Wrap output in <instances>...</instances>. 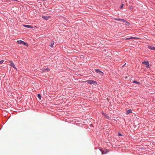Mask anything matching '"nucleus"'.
Instances as JSON below:
<instances>
[{"label":"nucleus","instance_id":"nucleus-1","mask_svg":"<svg viewBox=\"0 0 155 155\" xmlns=\"http://www.w3.org/2000/svg\"><path fill=\"white\" fill-rule=\"evenodd\" d=\"M9 63H10V65L13 68H14L16 70H17V68L15 67V65L14 64V63L13 62V61L12 60H10L9 61Z\"/></svg>","mask_w":155,"mask_h":155},{"label":"nucleus","instance_id":"nucleus-2","mask_svg":"<svg viewBox=\"0 0 155 155\" xmlns=\"http://www.w3.org/2000/svg\"><path fill=\"white\" fill-rule=\"evenodd\" d=\"M95 71L96 73L100 74L102 76L103 75L104 73L100 71L99 69H95Z\"/></svg>","mask_w":155,"mask_h":155},{"label":"nucleus","instance_id":"nucleus-3","mask_svg":"<svg viewBox=\"0 0 155 155\" xmlns=\"http://www.w3.org/2000/svg\"><path fill=\"white\" fill-rule=\"evenodd\" d=\"M143 64L145 65L147 68H148L149 66V63L148 61H143L142 62Z\"/></svg>","mask_w":155,"mask_h":155},{"label":"nucleus","instance_id":"nucleus-4","mask_svg":"<svg viewBox=\"0 0 155 155\" xmlns=\"http://www.w3.org/2000/svg\"><path fill=\"white\" fill-rule=\"evenodd\" d=\"M54 41L53 40H51L50 42V44L49 45V46L51 48H54Z\"/></svg>","mask_w":155,"mask_h":155},{"label":"nucleus","instance_id":"nucleus-5","mask_svg":"<svg viewBox=\"0 0 155 155\" xmlns=\"http://www.w3.org/2000/svg\"><path fill=\"white\" fill-rule=\"evenodd\" d=\"M17 42L18 44H22L25 45L26 46L27 45V43H25L24 41H21V40L18 41H17Z\"/></svg>","mask_w":155,"mask_h":155},{"label":"nucleus","instance_id":"nucleus-6","mask_svg":"<svg viewBox=\"0 0 155 155\" xmlns=\"http://www.w3.org/2000/svg\"><path fill=\"white\" fill-rule=\"evenodd\" d=\"M86 82H87L89 84H94V83H96V82L94 81H92L91 80H88L86 81Z\"/></svg>","mask_w":155,"mask_h":155},{"label":"nucleus","instance_id":"nucleus-7","mask_svg":"<svg viewBox=\"0 0 155 155\" xmlns=\"http://www.w3.org/2000/svg\"><path fill=\"white\" fill-rule=\"evenodd\" d=\"M148 48L149 49L153 50H155V47H154L153 46H148Z\"/></svg>","mask_w":155,"mask_h":155},{"label":"nucleus","instance_id":"nucleus-8","mask_svg":"<svg viewBox=\"0 0 155 155\" xmlns=\"http://www.w3.org/2000/svg\"><path fill=\"white\" fill-rule=\"evenodd\" d=\"M23 26L25 27H27L28 28H33V27L30 25H23Z\"/></svg>","mask_w":155,"mask_h":155},{"label":"nucleus","instance_id":"nucleus-9","mask_svg":"<svg viewBox=\"0 0 155 155\" xmlns=\"http://www.w3.org/2000/svg\"><path fill=\"white\" fill-rule=\"evenodd\" d=\"M132 112V110L130 109L128 110H127L126 114H128Z\"/></svg>","mask_w":155,"mask_h":155},{"label":"nucleus","instance_id":"nucleus-10","mask_svg":"<svg viewBox=\"0 0 155 155\" xmlns=\"http://www.w3.org/2000/svg\"><path fill=\"white\" fill-rule=\"evenodd\" d=\"M104 117L107 118L108 119H110L111 118L110 117V116L109 115H105V116Z\"/></svg>","mask_w":155,"mask_h":155},{"label":"nucleus","instance_id":"nucleus-11","mask_svg":"<svg viewBox=\"0 0 155 155\" xmlns=\"http://www.w3.org/2000/svg\"><path fill=\"white\" fill-rule=\"evenodd\" d=\"M42 18L44 19L48 20V17L42 16Z\"/></svg>","mask_w":155,"mask_h":155},{"label":"nucleus","instance_id":"nucleus-12","mask_svg":"<svg viewBox=\"0 0 155 155\" xmlns=\"http://www.w3.org/2000/svg\"><path fill=\"white\" fill-rule=\"evenodd\" d=\"M135 38H136V37H131L130 38H126L125 39V40H130V39H135Z\"/></svg>","mask_w":155,"mask_h":155},{"label":"nucleus","instance_id":"nucleus-13","mask_svg":"<svg viewBox=\"0 0 155 155\" xmlns=\"http://www.w3.org/2000/svg\"><path fill=\"white\" fill-rule=\"evenodd\" d=\"M133 83H136V84H137L138 85H140V82H137V81H134L133 82Z\"/></svg>","mask_w":155,"mask_h":155},{"label":"nucleus","instance_id":"nucleus-14","mask_svg":"<svg viewBox=\"0 0 155 155\" xmlns=\"http://www.w3.org/2000/svg\"><path fill=\"white\" fill-rule=\"evenodd\" d=\"M37 97H38V98L40 100H41V95L40 94H38V95H37Z\"/></svg>","mask_w":155,"mask_h":155},{"label":"nucleus","instance_id":"nucleus-15","mask_svg":"<svg viewBox=\"0 0 155 155\" xmlns=\"http://www.w3.org/2000/svg\"><path fill=\"white\" fill-rule=\"evenodd\" d=\"M124 23L125 24L127 25H129V23L125 20V22H124Z\"/></svg>","mask_w":155,"mask_h":155},{"label":"nucleus","instance_id":"nucleus-16","mask_svg":"<svg viewBox=\"0 0 155 155\" xmlns=\"http://www.w3.org/2000/svg\"><path fill=\"white\" fill-rule=\"evenodd\" d=\"M4 61V60H2L0 61V64H1Z\"/></svg>","mask_w":155,"mask_h":155},{"label":"nucleus","instance_id":"nucleus-17","mask_svg":"<svg viewBox=\"0 0 155 155\" xmlns=\"http://www.w3.org/2000/svg\"><path fill=\"white\" fill-rule=\"evenodd\" d=\"M115 20L117 21H120L121 19L120 18H116Z\"/></svg>","mask_w":155,"mask_h":155},{"label":"nucleus","instance_id":"nucleus-18","mask_svg":"<svg viewBox=\"0 0 155 155\" xmlns=\"http://www.w3.org/2000/svg\"><path fill=\"white\" fill-rule=\"evenodd\" d=\"M120 21L123 22H125V20L123 19H121Z\"/></svg>","mask_w":155,"mask_h":155},{"label":"nucleus","instance_id":"nucleus-19","mask_svg":"<svg viewBox=\"0 0 155 155\" xmlns=\"http://www.w3.org/2000/svg\"><path fill=\"white\" fill-rule=\"evenodd\" d=\"M123 6H124V4H122L121 6H120V8L122 9V8L123 7Z\"/></svg>","mask_w":155,"mask_h":155},{"label":"nucleus","instance_id":"nucleus-20","mask_svg":"<svg viewBox=\"0 0 155 155\" xmlns=\"http://www.w3.org/2000/svg\"><path fill=\"white\" fill-rule=\"evenodd\" d=\"M129 8L130 9H132L133 8V6H130L129 7Z\"/></svg>","mask_w":155,"mask_h":155},{"label":"nucleus","instance_id":"nucleus-21","mask_svg":"<svg viewBox=\"0 0 155 155\" xmlns=\"http://www.w3.org/2000/svg\"><path fill=\"white\" fill-rule=\"evenodd\" d=\"M102 114L104 116H105V114L104 113H102Z\"/></svg>","mask_w":155,"mask_h":155},{"label":"nucleus","instance_id":"nucleus-22","mask_svg":"<svg viewBox=\"0 0 155 155\" xmlns=\"http://www.w3.org/2000/svg\"><path fill=\"white\" fill-rule=\"evenodd\" d=\"M118 134L119 135H120V136L122 135L120 133H119Z\"/></svg>","mask_w":155,"mask_h":155},{"label":"nucleus","instance_id":"nucleus-23","mask_svg":"<svg viewBox=\"0 0 155 155\" xmlns=\"http://www.w3.org/2000/svg\"><path fill=\"white\" fill-rule=\"evenodd\" d=\"M102 154H103V152H102Z\"/></svg>","mask_w":155,"mask_h":155}]
</instances>
